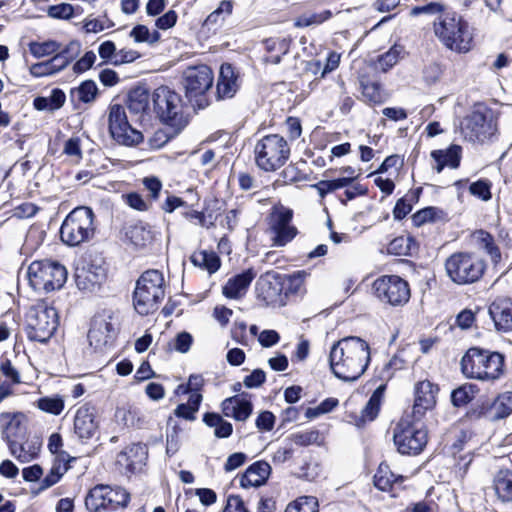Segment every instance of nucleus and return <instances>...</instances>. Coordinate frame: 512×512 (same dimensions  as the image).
<instances>
[{
    "label": "nucleus",
    "instance_id": "f257e3e1",
    "mask_svg": "<svg viewBox=\"0 0 512 512\" xmlns=\"http://www.w3.org/2000/svg\"><path fill=\"white\" fill-rule=\"evenodd\" d=\"M369 362V345L360 337H344L330 349V368L333 374L343 381L357 380L366 371Z\"/></svg>",
    "mask_w": 512,
    "mask_h": 512
},
{
    "label": "nucleus",
    "instance_id": "f03ea898",
    "mask_svg": "<svg viewBox=\"0 0 512 512\" xmlns=\"http://www.w3.org/2000/svg\"><path fill=\"white\" fill-rule=\"evenodd\" d=\"M434 33L448 49L466 53L472 48L473 36L469 24L457 13L447 12L433 23Z\"/></svg>",
    "mask_w": 512,
    "mask_h": 512
},
{
    "label": "nucleus",
    "instance_id": "7ed1b4c3",
    "mask_svg": "<svg viewBox=\"0 0 512 512\" xmlns=\"http://www.w3.org/2000/svg\"><path fill=\"white\" fill-rule=\"evenodd\" d=\"M504 357L498 352L470 348L461 359L462 373L471 379L494 381L503 373Z\"/></svg>",
    "mask_w": 512,
    "mask_h": 512
},
{
    "label": "nucleus",
    "instance_id": "20e7f679",
    "mask_svg": "<svg viewBox=\"0 0 512 512\" xmlns=\"http://www.w3.org/2000/svg\"><path fill=\"white\" fill-rule=\"evenodd\" d=\"M164 276L156 269L145 271L136 282L133 293V305L142 316L149 315L158 309L164 299Z\"/></svg>",
    "mask_w": 512,
    "mask_h": 512
},
{
    "label": "nucleus",
    "instance_id": "39448f33",
    "mask_svg": "<svg viewBox=\"0 0 512 512\" xmlns=\"http://www.w3.org/2000/svg\"><path fill=\"white\" fill-rule=\"evenodd\" d=\"M448 278L457 285L473 284L481 279L486 263L472 252L460 251L451 254L444 263Z\"/></svg>",
    "mask_w": 512,
    "mask_h": 512
},
{
    "label": "nucleus",
    "instance_id": "423d86ee",
    "mask_svg": "<svg viewBox=\"0 0 512 512\" xmlns=\"http://www.w3.org/2000/svg\"><path fill=\"white\" fill-rule=\"evenodd\" d=\"M460 132L465 140L472 143L489 141L497 132V116L491 108L477 104L462 119Z\"/></svg>",
    "mask_w": 512,
    "mask_h": 512
},
{
    "label": "nucleus",
    "instance_id": "0eeeda50",
    "mask_svg": "<svg viewBox=\"0 0 512 512\" xmlns=\"http://www.w3.org/2000/svg\"><path fill=\"white\" fill-rule=\"evenodd\" d=\"M95 232L94 213L88 207H77L64 219L60 237L64 244L74 247L89 241Z\"/></svg>",
    "mask_w": 512,
    "mask_h": 512
},
{
    "label": "nucleus",
    "instance_id": "6e6552de",
    "mask_svg": "<svg viewBox=\"0 0 512 512\" xmlns=\"http://www.w3.org/2000/svg\"><path fill=\"white\" fill-rule=\"evenodd\" d=\"M256 165L263 171L273 172L281 168L290 157L287 140L278 134L262 137L254 148Z\"/></svg>",
    "mask_w": 512,
    "mask_h": 512
},
{
    "label": "nucleus",
    "instance_id": "1a4fd4ad",
    "mask_svg": "<svg viewBox=\"0 0 512 512\" xmlns=\"http://www.w3.org/2000/svg\"><path fill=\"white\" fill-rule=\"evenodd\" d=\"M152 102L159 119L173 128L175 133H178L187 125L188 120L183 113L182 99L178 93L168 87L161 86L153 92Z\"/></svg>",
    "mask_w": 512,
    "mask_h": 512
},
{
    "label": "nucleus",
    "instance_id": "9d476101",
    "mask_svg": "<svg viewBox=\"0 0 512 512\" xmlns=\"http://www.w3.org/2000/svg\"><path fill=\"white\" fill-rule=\"evenodd\" d=\"M27 336L31 341L45 343L58 326V314L55 308L46 303L32 306L26 315Z\"/></svg>",
    "mask_w": 512,
    "mask_h": 512
},
{
    "label": "nucleus",
    "instance_id": "9b49d317",
    "mask_svg": "<svg viewBox=\"0 0 512 512\" xmlns=\"http://www.w3.org/2000/svg\"><path fill=\"white\" fill-rule=\"evenodd\" d=\"M28 279L34 290L51 292L65 284L67 270L57 262L34 261L28 267Z\"/></svg>",
    "mask_w": 512,
    "mask_h": 512
},
{
    "label": "nucleus",
    "instance_id": "f8f14e48",
    "mask_svg": "<svg viewBox=\"0 0 512 512\" xmlns=\"http://www.w3.org/2000/svg\"><path fill=\"white\" fill-rule=\"evenodd\" d=\"M130 501V494L121 487L109 485H96L92 488L85 499L86 508L90 512L104 510H116L124 508Z\"/></svg>",
    "mask_w": 512,
    "mask_h": 512
},
{
    "label": "nucleus",
    "instance_id": "ddd939ff",
    "mask_svg": "<svg viewBox=\"0 0 512 512\" xmlns=\"http://www.w3.org/2000/svg\"><path fill=\"white\" fill-rule=\"evenodd\" d=\"M1 422L4 427L3 439L7 442L11 455L21 463H27L37 458L41 448L38 438L26 440L24 443H18L14 439L12 430L19 425L16 415L2 413Z\"/></svg>",
    "mask_w": 512,
    "mask_h": 512
},
{
    "label": "nucleus",
    "instance_id": "4468645a",
    "mask_svg": "<svg viewBox=\"0 0 512 512\" xmlns=\"http://www.w3.org/2000/svg\"><path fill=\"white\" fill-rule=\"evenodd\" d=\"M377 299L393 307L403 306L410 299L409 284L397 275H383L373 282Z\"/></svg>",
    "mask_w": 512,
    "mask_h": 512
},
{
    "label": "nucleus",
    "instance_id": "2eb2a0df",
    "mask_svg": "<svg viewBox=\"0 0 512 512\" xmlns=\"http://www.w3.org/2000/svg\"><path fill=\"white\" fill-rule=\"evenodd\" d=\"M117 317L112 311H102L96 314L88 332L90 346L96 351H104L112 347L118 330Z\"/></svg>",
    "mask_w": 512,
    "mask_h": 512
},
{
    "label": "nucleus",
    "instance_id": "dca6fc26",
    "mask_svg": "<svg viewBox=\"0 0 512 512\" xmlns=\"http://www.w3.org/2000/svg\"><path fill=\"white\" fill-rule=\"evenodd\" d=\"M108 121L110 134L117 143L135 146L142 142L143 134L129 124L125 108L122 105L110 106Z\"/></svg>",
    "mask_w": 512,
    "mask_h": 512
},
{
    "label": "nucleus",
    "instance_id": "f3484780",
    "mask_svg": "<svg viewBox=\"0 0 512 512\" xmlns=\"http://www.w3.org/2000/svg\"><path fill=\"white\" fill-rule=\"evenodd\" d=\"M394 443L401 454L417 455L427 444V431L415 425L401 421L394 429Z\"/></svg>",
    "mask_w": 512,
    "mask_h": 512
},
{
    "label": "nucleus",
    "instance_id": "a211bd4d",
    "mask_svg": "<svg viewBox=\"0 0 512 512\" xmlns=\"http://www.w3.org/2000/svg\"><path fill=\"white\" fill-rule=\"evenodd\" d=\"M284 281L282 275L270 271L256 282V296L266 306L281 307L286 305V296L283 295Z\"/></svg>",
    "mask_w": 512,
    "mask_h": 512
},
{
    "label": "nucleus",
    "instance_id": "6ab92c4d",
    "mask_svg": "<svg viewBox=\"0 0 512 512\" xmlns=\"http://www.w3.org/2000/svg\"><path fill=\"white\" fill-rule=\"evenodd\" d=\"M292 217L293 211L285 207L276 208L270 214L269 230L273 246H285L296 236L297 229L291 225Z\"/></svg>",
    "mask_w": 512,
    "mask_h": 512
},
{
    "label": "nucleus",
    "instance_id": "aec40b11",
    "mask_svg": "<svg viewBox=\"0 0 512 512\" xmlns=\"http://www.w3.org/2000/svg\"><path fill=\"white\" fill-rule=\"evenodd\" d=\"M212 84L213 72L207 65L188 67L184 71V87L190 98L204 94Z\"/></svg>",
    "mask_w": 512,
    "mask_h": 512
},
{
    "label": "nucleus",
    "instance_id": "412c9836",
    "mask_svg": "<svg viewBox=\"0 0 512 512\" xmlns=\"http://www.w3.org/2000/svg\"><path fill=\"white\" fill-rule=\"evenodd\" d=\"M439 388L429 380H424L416 383L413 405V417L420 420L427 411L432 410L437 402V394Z\"/></svg>",
    "mask_w": 512,
    "mask_h": 512
},
{
    "label": "nucleus",
    "instance_id": "4be33fe9",
    "mask_svg": "<svg viewBox=\"0 0 512 512\" xmlns=\"http://www.w3.org/2000/svg\"><path fill=\"white\" fill-rule=\"evenodd\" d=\"M74 276L80 290L92 292L105 280L106 272L101 265L85 262L76 267Z\"/></svg>",
    "mask_w": 512,
    "mask_h": 512
},
{
    "label": "nucleus",
    "instance_id": "5701e85b",
    "mask_svg": "<svg viewBox=\"0 0 512 512\" xmlns=\"http://www.w3.org/2000/svg\"><path fill=\"white\" fill-rule=\"evenodd\" d=\"M98 429L96 421V409L85 403L80 406L74 417V432L82 440L90 439Z\"/></svg>",
    "mask_w": 512,
    "mask_h": 512
},
{
    "label": "nucleus",
    "instance_id": "b1692460",
    "mask_svg": "<svg viewBox=\"0 0 512 512\" xmlns=\"http://www.w3.org/2000/svg\"><path fill=\"white\" fill-rule=\"evenodd\" d=\"M489 315L498 331H512V298L497 297L489 306Z\"/></svg>",
    "mask_w": 512,
    "mask_h": 512
},
{
    "label": "nucleus",
    "instance_id": "393cba45",
    "mask_svg": "<svg viewBox=\"0 0 512 512\" xmlns=\"http://www.w3.org/2000/svg\"><path fill=\"white\" fill-rule=\"evenodd\" d=\"M222 412L226 417L236 421H245L252 414L253 406L243 394L225 399L222 404Z\"/></svg>",
    "mask_w": 512,
    "mask_h": 512
},
{
    "label": "nucleus",
    "instance_id": "a878e982",
    "mask_svg": "<svg viewBox=\"0 0 512 512\" xmlns=\"http://www.w3.org/2000/svg\"><path fill=\"white\" fill-rule=\"evenodd\" d=\"M255 276L256 273L253 269L250 268L241 272L240 274L231 277L223 286V295L229 299L242 298Z\"/></svg>",
    "mask_w": 512,
    "mask_h": 512
},
{
    "label": "nucleus",
    "instance_id": "bb28decb",
    "mask_svg": "<svg viewBox=\"0 0 512 512\" xmlns=\"http://www.w3.org/2000/svg\"><path fill=\"white\" fill-rule=\"evenodd\" d=\"M239 88L238 76L231 64H223L217 82V95L220 99L232 98Z\"/></svg>",
    "mask_w": 512,
    "mask_h": 512
},
{
    "label": "nucleus",
    "instance_id": "cd10ccee",
    "mask_svg": "<svg viewBox=\"0 0 512 512\" xmlns=\"http://www.w3.org/2000/svg\"><path fill=\"white\" fill-rule=\"evenodd\" d=\"M271 473L270 465L265 461H257L250 465L241 476L240 484L244 488L263 485Z\"/></svg>",
    "mask_w": 512,
    "mask_h": 512
},
{
    "label": "nucleus",
    "instance_id": "c85d7f7f",
    "mask_svg": "<svg viewBox=\"0 0 512 512\" xmlns=\"http://www.w3.org/2000/svg\"><path fill=\"white\" fill-rule=\"evenodd\" d=\"M147 456L146 446L133 444L118 455L117 462L124 465L129 472H134L144 463Z\"/></svg>",
    "mask_w": 512,
    "mask_h": 512
},
{
    "label": "nucleus",
    "instance_id": "c756f323",
    "mask_svg": "<svg viewBox=\"0 0 512 512\" xmlns=\"http://www.w3.org/2000/svg\"><path fill=\"white\" fill-rule=\"evenodd\" d=\"M461 147L452 145L446 150H434L431 152V157L437 163L435 169L440 173L444 167L457 168L460 164Z\"/></svg>",
    "mask_w": 512,
    "mask_h": 512
},
{
    "label": "nucleus",
    "instance_id": "7c9ffc66",
    "mask_svg": "<svg viewBox=\"0 0 512 512\" xmlns=\"http://www.w3.org/2000/svg\"><path fill=\"white\" fill-rule=\"evenodd\" d=\"M473 243L481 250H484L494 263L501 260L499 248L495 245L493 236L485 230L479 229L471 234Z\"/></svg>",
    "mask_w": 512,
    "mask_h": 512
},
{
    "label": "nucleus",
    "instance_id": "2f4dec72",
    "mask_svg": "<svg viewBox=\"0 0 512 512\" xmlns=\"http://www.w3.org/2000/svg\"><path fill=\"white\" fill-rule=\"evenodd\" d=\"M493 488L499 500L512 502V470H499L494 477Z\"/></svg>",
    "mask_w": 512,
    "mask_h": 512
},
{
    "label": "nucleus",
    "instance_id": "473e14b6",
    "mask_svg": "<svg viewBox=\"0 0 512 512\" xmlns=\"http://www.w3.org/2000/svg\"><path fill=\"white\" fill-rule=\"evenodd\" d=\"M291 39L289 38H269L264 41V46L269 55L265 58L266 62L279 64L282 56L290 50Z\"/></svg>",
    "mask_w": 512,
    "mask_h": 512
},
{
    "label": "nucleus",
    "instance_id": "72a5a7b5",
    "mask_svg": "<svg viewBox=\"0 0 512 512\" xmlns=\"http://www.w3.org/2000/svg\"><path fill=\"white\" fill-rule=\"evenodd\" d=\"M128 109L134 114H144L150 108V95L144 87H137L130 91L127 101Z\"/></svg>",
    "mask_w": 512,
    "mask_h": 512
},
{
    "label": "nucleus",
    "instance_id": "f704fd0d",
    "mask_svg": "<svg viewBox=\"0 0 512 512\" xmlns=\"http://www.w3.org/2000/svg\"><path fill=\"white\" fill-rule=\"evenodd\" d=\"M66 100L65 93L59 89L55 88L51 91L50 95L47 97H36L33 101V106L36 110L39 111H50L54 112L60 109Z\"/></svg>",
    "mask_w": 512,
    "mask_h": 512
},
{
    "label": "nucleus",
    "instance_id": "c9c22d12",
    "mask_svg": "<svg viewBox=\"0 0 512 512\" xmlns=\"http://www.w3.org/2000/svg\"><path fill=\"white\" fill-rule=\"evenodd\" d=\"M308 273L304 270L282 276L284 281L283 295L286 299L291 295H302L305 292L304 283Z\"/></svg>",
    "mask_w": 512,
    "mask_h": 512
},
{
    "label": "nucleus",
    "instance_id": "e433bc0d",
    "mask_svg": "<svg viewBox=\"0 0 512 512\" xmlns=\"http://www.w3.org/2000/svg\"><path fill=\"white\" fill-rule=\"evenodd\" d=\"M70 95L73 101L91 103L98 95V87L93 80H85L78 87L71 89Z\"/></svg>",
    "mask_w": 512,
    "mask_h": 512
},
{
    "label": "nucleus",
    "instance_id": "4c0bfd02",
    "mask_svg": "<svg viewBox=\"0 0 512 512\" xmlns=\"http://www.w3.org/2000/svg\"><path fill=\"white\" fill-rule=\"evenodd\" d=\"M382 388L379 387L370 397L365 407L361 411V416L358 417L355 421L356 426L361 427L367 421H373L380 409V393Z\"/></svg>",
    "mask_w": 512,
    "mask_h": 512
},
{
    "label": "nucleus",
    "instance_id": "58836bf2",
    "mask_svg": "<svg viewBox=\"0 0 512 512\" xmlns=\"http://www.w3.org/2000/svg\"><path fill=\"white\" fill-rule=\"evenodd\" d=\"M126 238L137 248H143L152 241V234L143 224H134L127 228Z\"/></svg>",
    "mask_w": 512,
    "mask_h": 512
},
{
    "label": "nucleus",
    "instance_id": "ea45409f",
    "mask_svg": "<svg viewBox=\"0 0 512 512\" xmlns=\"http://www.w3.org/2000/svg\"><path fill=\"white\" fill-rule=\"evenodd\" d=\"M203 421L207 426L214 427V434L218 438H227L232 434V424L217 413L204 414Z\"/></svg>",
    "mask_w": 512,
    "mask_h": 512
},
{
    "label": "nucleus",
    "instance_id": "a19ab883",
    "mask_svg": "<svg viewBox=\"0 0 512 512\" xmlns=\"http://www.w3.org/2000/svg\"><path fill=\"white\" fill-rule=\"evenodd\" d=\"M478 392L479 388L476 385L465 383L452 391L451 402L455 407L465 406L474 399Z\"/></svg>",
    "mask_w": 512,
    "mask_h": 512
},
{
    "label": "nucleus",
    "instance_id": "79ce46f5",
    "mask_svg": "<svg viewBox=\"0 0 512 512\" xmlns=\"http://www.w3.org/2000/svg\"><path fill=\"white\" fill-rule=\"evenodd\" d=\"M191 262L195 266L206 269L210 274L220 268V259L214 252L200 251L191 256Z\"/></svg>",
    "mask_w": 512,
    "mask_h": 512
},
{
    "label": "nucleus",
    "instance_id": "37998d69",
    "mask_svg": "<svg viewBox=\"0 0 512 512\" xmlns=\"http://www.w3.org/2000/svg\"><path fill=\"white\" fill-rule=\"evenodd\" d=\"M466 416L470 420L486 419L494 422L495 416L492 411V403L489 399L479 400L467 411Z\"/></svg>",
    "mask_w": 512,
    "mask_h": 512
},
{
    "label": "nucleus",
    "instance_id": "c03bdc74",
    "mask_svg": "<svg viewBox=\"0 0 512 512\" xmlns=\"http://www.w3.org/2000/svg\"><path fill=\"white\" fill-rule=\"evenodd\" d=\"M397 480L398 477L386 463H381L374 475V485L382 491H388Z\"/></svg>",
    "mask_w": 512,
    "mask_h": 512
},
{
    "label": "nucleus",
    "instance_id": "a18cd8bd",
    "mask_svg": "<svg viewBox=\"0 0 512 512\" xmlns=\"http://www.w3.org/2000/svg\"><path fill=\"white\" fill-rule=\"evenodd\" d=\"M491 403L495 421L509 416L512 413V392L500 394Z\"/></svg>",
    "mask_w": 512,
    "mask_h": 512
},
{
    "label": "nucleus",
    "instance_id": "49530a36",
    "mask_svg": "<svg viewBox=\"0 0 512 512\" xmlns=\"http://www.w3.org/2000/svg\"><path fill=\"white\" fill-rule=\"evenodd\" d=\"M115 417L126 427L140 426L142 423L140 410L131 405L118 408L116 410Z\"/></svg>",
    "mask_w": 512,
    "mask_h": 512
},
{
    "label": "nucleus",
    "instance_id": "de8ad7c7",
    "mask_svg": "<svg viewBox=\"0 0 512 512\" xmlns=\"http://www.w3.org/2000/svg\"><path fill=\"white\" fill-rule=\"evenodd\" d=\"M414 241L411 237L399 236L390 241L387 252L396 256H407L411 253Z\"/></svg>",
    "mask_w": 512,
    "mask_h": 512
},
{
    "label": "nucleus",
    "instance_id": "09e8293b",
    "mask_svg": "<svg viewBox=\"0 0 512 512\" xmlns=\"http://www.w3.org/2000/svg\"><path fill=\"white\" fill-rule=\"evenodd\" d=\"M332 17V12L330 10H323L319 13H311V14H304L299 16L295 22V27L298 28H304L309 27L312 25H319L323 22L327 21Z\"/></svg>",
    "mask_w": 512,
    "mask_h": 512
},
{
    "label": "nucleus",
    "instance_id": "8fccbe9b",
    "mask_svg": "<svg viewBox=\"0 0 512 512\" xmlns=\"http://www.w3.org/2000/svg\"><path fill=\"white\" fill-rule=\"evenodd\" d=\"M400 52L401 47L395 45L384 54L379 55L375 63L376 69H379L383 72L391 69L398 62Z\"/></svg>",
    "mask_w": 512,
    "mask_h": 512
},
{
    "label": "nucleus",
    "instance_id": "3c124183",
    "mask_svg": "<svg viewBox=\"0 0 512 512\" xmlns=\"http://www.w3.org/2000/svg\"><path fill=\"white\" fill-rule=\"evenodd\" d=\"M61 48V45L56 41H46V42H32L29 45L30 53L35 58H43L52 54H55L59 49Z\"/></svg>",
    "mask_w": 512,
    "mask_h": 512
},
{
    "label": "nucleus",
    "instance_id": "603ef678",
    "mask_svg": "<svg viewBox=\"0 0 512 512\" xmlns=\"http://www.w3.org/2000/svg\"><path fill=\"white\" fill-rule=\"evenodd\" d=\"M37 407L46 413L59 415L64 409V400L58 395L42 397L38 399Z\"/></svg>",
    "mask_w": 512,
    "mask_h": 512
},
{
    "label": "nucleus",
    "instance_id": "864d4df0",
    "mask_svg": "<svg viewBox=\"0 0 512 512\" xmlns=\"http://www.w3.org/2000/svg\"><path fill=\"white\" fill-rule=\"evenodd\" d=\"M130 37L137 43L147 42L153 44L159 41L160 34L156 30L150 32L147 26L139 24L130 31Z\"/></svg>",
    "mask_w": 512,
    "mask_h": 512
},
{
    "label": "nucleus",
    "instance_id": "5fc2aeb1",
    "mask_svg": "<svg viewBox=\"0 0 512 512\" xmlns=\"http://www.w3.org/2000/svg\"><path fill=\"white\" fill-rule=\"evenodd\" d=\"M285 512H318V503L314 497H300L290 503Z\"/></svg>",
    "mask_w": 512,
    "mask_h": 512
},
{
    "label": "nucleus",
    "instance_id": "6e6d98bb",
    "mask_svg": "<svg viewBox=\"0 0 512 512\" xmlns=\"http://www.w3.org/2000/svg\"><path fill=\"white\" fill-rule=\"evenodd\" d=\"M443 212L435 207H426L424 209L419 210L412 216V221L415 226H422L429 222H434L435 220L441 218Z\"/></svg>",
    "mask_w": 512,
    "mask_h": 512
},
{
    "label": "nucleus",
    "instance_id": "4d7b16f0",
    "mask_svg": "<svg viewBox=\"0 0 512 512\" xmlns=\"http://www.w3.org/2000/svg\"><path fill=\"white\" fill-rule=\"evenodd\" d=\"M362 95L370 103L378 104L382 102L380 85L377 82L369 80L361 81Z\"/></svg>",
    "mask_w": 512,
    "mask_h": 512
},
{
    "label": "nucleus",
    "instance_id": "13d9d810",
    "mask_svg": "<svg viewBox=\"0 0 512 512\" xmlns=\"http://www.w3.org/2000/svg\"><path fill=\"white\" fill-rule=\"evenodd\" d=\"M405 366L406 361L401 354H395L383 367L381 371V378L389 380L394 376L396 371L404 369Z\"/></svg>",
    "mask_w": 512,
    "mask_h": 512
},
{
    "label": "nucleus",
    "instance_id": "bf43d9fd",
    "mask_svg": "<svg viewBox=\"0 0 512 512\" xmlns=\"http://www.w3.org/2000/svg\"><path fill=\"white\" fill-rule=\"evenodd\" d=\"M447 13L445 11V5L441 2H430L423 6H415L411 9L410 15L411 16H419L421 14L425 15H444Z\"/></svg>",
    "mask_w": 512,
    "mask_h": 512
},
{
    "label": "nucleus",
    "instance_id": "052dcab7",
    "mask_svg": "<svg viewBox=\"0 0 512 512\" xmlns=\"http://www.w3.org/2000/svg\"><path fill=\"white\" fill-rule=\"evenodd\" d=\"M67 470L68 467L65 465L63 467L61 465H53L49 474L42 480L39 491L46 490L58 483Z\"/></svg>",
    "mask_w": 512,
    "mask_h": 512
},
{
    "label": "nucleus",
    "instance_id": "680f3d73",
    "mask_svg": "<svg viewBox=\"0 0 512 512\" xmlns=\"http://www.w3.org/2000/svg\"><path fill=\"white\" fill-rule=\"evenodd\" d=\"M0 371L6 378L9 379L8 381L12 383L13 386L21 382L19 372L12 365L11 361L8 358H5L1 361Z\"/></svg>",
    "mask_w": 512,
    "mask_h": 512
},
{
    "label": "nucleus",
    "instance_id": "e2e57ef3",
    "mask_svg": "<svg viewBox=\"0 0 512 512\" xmlns=\"http://www.w3.org/2000/svg\"><path fill=\"white\" fill-rule=\"evenodd\" d=\"M469 191L472 195L487 201L491 198L490 185L485 180H478L472 183L469 187Z\"/></svg>",
    "mask_w": 512,
    "mask_h": 512
},
{
    "label": "nucleus",
    "instance_id": "0e129e2a",
    "mask_svg": "<svg viewBox=\"0 0 512 512\" xmlns=\"http://www.w3.org/2000/svg\"><path fill=\"white\" fill-rule=\"evenodd\" d=\"M99 56L106 63H111L113 65V60H115V56L117 53L116 45L113 41L107 40L100 44L98 48Z\"/></svg>",
    "mask_w": 512,
    "mask_h": 512
},
{
    "label": "nucleus",
    "instance_id": "69168bd1",
    "mask_svg": "<svg viewBox=\"0 0 512 512\" xmlns=\"http://www.w3.org/2000/svg\"><path fill=\"white\" fill-rule=\"evenodd\" d=\"M29 71L35 78L47 77L55 74L49 59L31 65Z\"/></svg>",
    "mask_w": 512,
    "mask_h": 512
},
{
    "label": "nucleus",
    "instance_id": "338daca9",
    "mask_svg": "<svg viewBox=\"0 0 512 512\" xmlns=\"http://www.w3.org/2000/svg\"><path fill=\"white\" fill-rule=\"evenodd\" d=\"M96 61V54L93 51H87L73 66L75 73H83L89 70Z\"/></svg>",
    "mask_w": 512,
    "mask_h": 512
},
{
    "label": "nucleus",
    "instance_id": "774afa93",
    "mask_svg": "<svg viewBox=\"0 0 512 512\" xmlns=\"http://www.w3.org/2000/svg\"><path fill=\"white\" fill-rule=\"evenodd\" d=\"M319 436L318 431L311 430L305 432H298L292 434L291 438L293 442L299 446H308L317 441Z\"/></svg>",
    "mask_w": 512,
    "mask_h": 512
}]
</instances>
